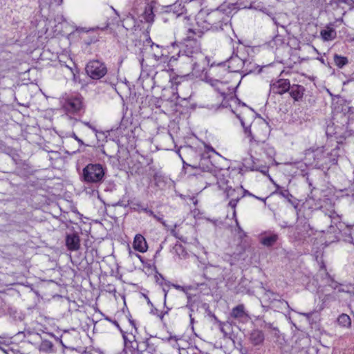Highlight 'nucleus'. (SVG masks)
<instances>
[{"label":"nucleus","mask_w":354,"mask_h":354,"mask_svg":"<svg viewBox=\"0 0 354 354\" xmlns=\"http://www.w3.org/2000/svg\"><path fill=\"white\" fill-rule=\"evenodd\" d=\"M184 53L186 57L191 59L193 65V70L199 73L201 69L199 68L201 62H204L205 57L201 51L200 44L194 35L188 34L187 40L185 42Z\"/></svg>","instance_id":"f257e3e1"},{"label":"nucleus","mask_w":354,"mask_h":354,"mask_svg":"<svg viewBox=\"0 0 354 354\" xmlns=\"http://www.w3.org/2000/svg\"><path fill=\"white\" fill-rule=\"evenodd\" d=\"M104 171L100 164H88L83 169L82 177L88 183H97L102 180Z\"/></svg>","instance_id":"f03ea898"},{"label":"nucleus","mask_w":354,"mask_h":354,"mask_svg":"<svg viewBox=\"0 0 354 354\" xmlns=\"http://www.w3.org/2000/svg\"><path fill=\"white\" fill-rule=\"evenodd\" d=\"M226 196L228 198H230L229 202V206L233 209V218L235 219L236 225H238V221L236 218V212L235 208L237 205L238 202L241 198L245 196H254L252 194L248 191L244 189L242 187H237L236 189H232V187L227 188L225 190Z\"/></svg>","instance_id":"7ed1b4c3"},{"label":"nucleus","mask_w":354,"mask_h":354,"mask_svg":"<svg viewBox=\"0 0 354 354\" xmlns=\"http://www.w3.org/2000/svg\"><path fill=\"white\" fill-rule=\"evenodd\" d=\"M86 71L92 79L99 80L106 74L107 69L104 63L98 60H93L87 64Z\"/></svg>","instance_id":"20e7f679"},{"label":"nucleus","mask_w":354,"mask_h":354,"mask_svg":"<svg viewBox=\"0 0 354 354\" xmlns=\"http://www.w3.org/2000/svg\"><path fill=\"white\" fill-rule=\"evenodd\" d=\"M151 48L153 50L152 56L158 62V65L161 66L162 70L170 69V63L175 60L174 57L169 58L167 55H164L162 50L158 45H152Z\"/></svg>","instance_id":"39448f33"},{"label":"nucleus","mask_w":354,"mask_h":354,"mask_svg":"<svg viewBox=\"0 0 354 354\" xmlns=\"http://www.w3.org/2000/svg\"><path fill=\"white\" fill-rule=\"evenodd\" d=\"M204 14L199 12L196 16V25L198 28H189V34L201 37L203 32L210 28V24L206 20L203 19Z\"/></svg>","instance_id":"423d86ee"},{"label":"nucleus","mask_w":354,"mask_h":354,"mask_svg":"<svg viewBox=\"0 0 354 354\" xmlns=\"http://www.w3.org/2000/svg\"><path fill=\"white\" fill-rule=\"evenodd\" d=\"M64 109L68 113H77L82 108V101L80 97H71L64 104Z\"/></svg>","instance_id":"0eeeda50"},{"label":"nucleus","mask_w":354,"mask_h":354,"mask_svg":"<svg viewBox=\"0 0 354 354\" xmlns=\"http://www.w3.org/2000/svg\"><path fill=\"white\" fill-rule=\"evenodd\" d=\"M133 248L135 250L141 253H145L147 251L148 245L142 235L138 234L135 236L133 242Z\"/></svg>","instance_id":"6e6552de"},{"label":"nucleus","mask_w":354,"mask_h":354,"mask_svg":"<svg viewBox=\"0 0 354 354\" xmlns=\"http://www.w3.org/2000/svg\"><path fill=\"white\" fill-rule=\"evenodd\" d=\"M66 245L69 250H77L80 248L79 236L75 234H68L66 239Z\"/></svg>","instance_id":"1a4fd4ad"},{"label":"nucleus","mask_w":354,"mask_h":354,"mask_svg":"<svg viewBox=\"0 0 354 354\" xmlns=\"http://www.w3.org/2000/svg\"><path fill=\"white\" fill-rule=\"evenodd\" d=\"M290 88V83L286 80H280L272 85V90L274 92L283 94L288 91Z\"/></svg>","instance_id":"9d476101"},{"label":"nucleus","mask_w":354,"mask_h":354,"mask_svg":"<svg viewBox=\"0 0 354 354\" xmlns=\"http://www.w3.org/2000/svg\"><path fill=\"white\" fill-rule=\"evenodd\" d=\"M239 118L241 120V124L244 127L245 133L248 138H250V145L252 146L254 142H260L261 141L260 136L257 134L252 135L251 129L248 127H245V123L243 119L240 117Z\"/></svg>","instance_id":"9b49d317"},{"label":"nucleus","mask_w":354,"mask_h":354,"mask_svg":"<svg viewBox=\"0 0 354 354\" xmlns=\"http://www.w3.org/2000/svg\"><path fill=\"white\" fill-rule=\"evenodd\" d=\"M321 36L324 41H331L336 37V31L333 28L327 27L321 31Z\"/></svg>","instance_id":"f8f14e48"},{"label":"nucleus","mask_w":354,"mask_h":354,"mask_svg":"<svg viewBox=\"0 0 354 354\" xmlns=\"http://www.w3.org/2000/svg\"><path fill=\"white\" fill-rule=\"evenodd\" d=\"M250 339L254 345L261 344L264 340V335L262 331L254 330L250 335Z\"/></svg>","instance_id":"ddd939ff"},{"label":"nucleus","mask_w":354,"mask_h":354,"mask_svg":"<svg viewBox=\"0 0 354 354\" xmlns=\"http://www.w3.org/2000/svg\"><path fill=\"white\" fill-rule=\"evenodd\" d=\"M278 239V236L274 234L265 236L261 239V243L266 246H271L274 245Z\"/></svg>","instance_id":"4468645a"},{"label":"nucleus","mask_w":354,"mask_h":354,"mask_svg":"<svg viewBox=\"0 0 354 354\" xmlns=\"http://www.w3.org/2000/svg\"><path fill=\"white\" fill-rule=\"evenodd\" d=\"M303 90L301 86L292 87L290 93L291 97L296 101L300 100L303 96Z\"/></svg>","instance_id":"2eb2a0df"},{"label":"nucleus","mask_w":354,"mask_h":354,"mask_svg":"<svg viewBox=\"0 0 354 354\" xmlns=\"http://www.w3.org/2000/svg\"><path fill=\"white\" fill-rule=\"evenodd\" d=\"M245 308L243 304H240L232 309V316L235 318H241L245 315Z\"/></svg>","instance_id":"dca6fc26"},{"label":"nucleus","mask_w":354,"mask_h":354,"mask_svg":"<svg viewBox=\"0 0 354 354\" xmlns=\"http://www.w3.org/2000/svg\"><path fill=\"white\" fill-rule=\"evenodd\" d=\"M338 324L343 327H349L351 324V320L348 315L342 314L337 319Z\"/></svg>","instance_id":"f3484780"},{"label":"nucleus","mask_w":354,"mask_h":354,"mask_svg":"<svg viewBox=\"0 0 354 354\" xmlns=\"http://www.w3.org/2000/svg\"><path fill=\"white\" fill-rule=\"evenodd\" d=\"M334 62L337 66L339 68H342L344 66L348 64V59L346 57L335 55Z\"/></svg>","instance_id":"a211bd4d"},{"label":"nucleus","mask_w":354,"mask_h":354,"mask_svg":"<svg viewBox=\"0 0 354 354\" xmlns=\"http://www.w3.org/2000/svg\"><path fill=\"white\" fill-rule=\"evenodd\" d=\"M277 187L276 193L280 194L283 198H286L290 203L291 202L292 194L288 192V189H281L279 185L274 184Z\"/></svg>","instance_id":"6ab92c4d"},{"label":"nucleus","mask_w":354,"mask_h":354,"mask_svg":"<svg viewBox=\"0 0 354 354\" xmlns=\"http://www.w3.org/2000/svg\"><path fill=\"white\" fill-rule=\"evenodd\" d=\"M53 345L50 341L43 340L39 346V349L46 353H50L53 350Z\"/></svg>","instance_id":"aec40b11"},{"label":"nucleus","mask_w":354,"mask_h":354,"mask_svg":"<svg viewBox=\"0 0 354 354\" xmlns=\"http://www.w3.org/2000/svg\"><path fill=\"white\" fill-rule=\"evenodd\" d=\"M145 19L148 21H152L153 19V15L152 12V8L151 6H147L145 10Z\"/></svg>","instance_id":"412c9836"},{"label":"nucleus","mask_w":354,"mask_h":354,"mask_svg":"<svg viewBox=\"0 0 354 354\" xmlns=\"http://www.w3.org/2000/svg\"><path fill=\"white\" fill-rule=\"evenodd\" d=\"M221 83L218 81V80H214L212 81V82H211V84L213 86H216V88L222 93V94H225V92H222L220 91V88L218 86L219 84H221Z\"/></svg>","instance_id":"4be33fe9"},{"label":"nucleus","mask_w":354,"mask_h":354,"mask_svg":"<svg viewBox=\"0 0 354 354\" xmlns=\"http://www.w3.org/2000/svg\"><path fill=\"white\" fill-rule=\"evenodd\" d=\"M71 137H73L75 140H77L80 145H82L84 144L83 141L80 138H79L75 133H72Z\"/></svg>","instance_id":"5701e85b"},{"label":"nucleus","mask_w":354,"mask_h":354,"mask_svg":"<svg viewBox=\"0 0 354 354\" xmlns=\"http://www.w3.org/2000/svg\"><path fill=\"white\" fill-rule=\"evenodd\" d=\"M151 214L153 215V216L156 219H157L158 221H159L160 222H161V223H162V225H165V221H164L161 218L158 217L157 216H156L155 214H153L152 212H151Z\"/></svg>","instance_id":"b1692460"},{"label":"nucleus","mask_w":354,"mask_h":354,"mask_svg":"<svg viewBox=\"0 0 354 354\" xmlns=\"http://www.w3.org/2000/svg\"><path fill=\"white\" fill-rule=\"evenodd\" d=\"M84 125H86V127H88V128L91 129L92 130L95 131V128L89 123V122H82Z\"/></svg>","instance_id":"393cba45"},{"label":"nucleus","mask_w":354,"mask_h":354,"mask_svg":"<svg viewBox=\"0 0 354 354\" xmlns=\"http://www.w3.org/2000/svg\"><path fill=\"white\" fill-rule=\"evenodd\" d=\"M206 149L208 151H212L214 153H215V150L212 147H209V146H207L206 147Z\"/></svg>","instance_id":"a878e982"},{"label":"nucleus","mask_w":354,"mask_h":354,"mask_svg":"<svg viewBox=\"0 0 354 354\" xmlns=\"http://www.w3.org/2000/svg\"><path fill=\"white\" fill-rule=\"evenodd\" d=\"M174 287L178 290H184V288L180 286H174Z\"/></svg>","instance_id":"bb28decb"},{"label":"nucleus","mask_w":354,"mask_h":354,"mask_svg":"<svg viewBox=\"0 0 354 354\" xmlns=\"http://www.w3.org/2000/svg\"><path fill=\"white\" fill-rule=\"evenodd\" d=\"M169 339H174L176 342L178 341L179 339L176 337H170Z\"/></svg>","instance_id":"cd10ccee"},{"label":"nucleus","mask_w":354,"mask_h":354,"mask_svg":"<svg viewBox=\"0 0 354 354\" xmlns=\"http://www.w3.org/2000/svg\"><path fill=\"white\" fill-rule=\"evenodd\" d=\"M186 167H189L192 168H197L196 166H194V165H186ZM183 167H185V165H183Z\"/></svg>","instance_id":"c85d7f7f"},{"label":"nucleus","mask_w":354,"mask_h":354,"mask_svg":"<svg viewBox=\"0 0 354 354\" xmlns=\"http://www.w3.org/2000/svg\"><path fill=\"white\" fill-rule=\"evenodd\" d=\"M254 197H255V198H257V199L261 200V201H265V200H264L263 198H259V197L255 196H254Z\"/></svg>","instance_id":"c756f323"},{"label":"nucleus","mask_w":354,"mask_h":354,"mask_svg":"<svg viewBox=\"0 0 354 354\" xmlns=\"http://www.w3.org/2000/svg\"><path fill=\"white\" fill-rule=\"evenodd\" d=\"M129 253L130 255L133 253V252L130 248H129Z\"/></svg>","instance_id":"7c9ffc66"},{"label":"nucleus","mask_w":354,"mask_h":354,"mask_svg":"<svg viewBox=\"0 0 354 354\" xmlns=\"http://www.w3.org/2000/svg\"><path fill=\"white\" fill-rule=\"evenodd\" d=\"M302 315H305V316H307L308 317H309V315H308V314L303 313Z\"/></svg>","instance_id":"2f4dec72"},{"label":"nucleus","mask_w":354,"mask_h":354,"mask_svg":"<svg viewBox=\"0 0 354 354\" xmlns=\"http://www.w3.org/2000/svg\"><path fill=\"white\" fill-rule=\"evenodd\" d=\"M202 170H203V171H206V170H207V168H204V167H203V168H202Z\"/></svg>","instance_id":"473e14b6"},{"label":"nucleus","mask_w":354,"mask_h":354,"mask_svg":"<svg viewBox=\"0 0 354 354\" xmlns=\"http://www.w3.org/2000/svg\"><path fill=\"white\" fill-rule=\"evenodd\" d=\"M262 125L264 127H266V124L264 122H262Z\"/></svg>","instance_id":"72a5a7b5"}]
</instances>
